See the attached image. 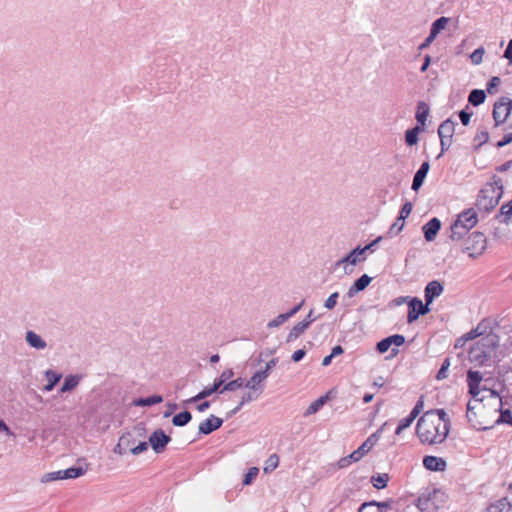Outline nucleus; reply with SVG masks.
Instances as JSON below:
<instances>
[{
  "label": "nucleus",
  "instance_id": "nucleus-1",
  "mask_svg": "<svg viewBox=\"0 0 512 512\" xmlns=\"http://www.w3.org/2000/svg\"><path fill=\"white\" fill-rule=\"evenodd\" d=\"M467 382L472 396L467 404V419L471 425L478 430H487L496 424H504V408L508 400L486 387L479 371L469 370Z\"/></svg>",
  "mask_w": 512,
  "mask_h": 512
},
{
  "label": "nucleus",
  "instance_id": "nucleus-2",
  "mask_svg": "<svg viewBox=\"0 0 512 512\" xmlns=\"http://www.w3.org/2000/svg\"><path fill=\"white\" fill-rule=\"evenodd\" d=\"M444 409L429 410L418 420L416 433L422 443L440 444L448 436V421Z\"/></svg>",
  "mask_w": 512,
  "mask_h": 512
},
{
  "label": "nucleus",
  "instance_id": "nucleus-3",
  "mask_svg": "<svg viewBox=\"0 0 512 512\" xmlns=\"http://www.w3.org/2000/svg\"><path fill=\"white\" fill-rule=\"evenodd\" d=\"M503 195V181L497 176H493L491 181L487 182L480 190L476 206L478 210L489 212L499 203Z\"/></svg>",
  "mask_w": 512,
  "mask_h": 512
},
{
  "label": "nucleus",
  "instance_id": "nucleus-4",
  "mask_svg": "<svg viewBox=\"0 0 512 512\" xmlns=\"http://www.w3.org/2000/svg\"><path fill=\"white\" fill-rule=\"evenodd\" d=\"M468 338H481L484 345L488 347H497L499 337L493 332V321L489 318L481 320L475 328L467 332Z\"/></svg>",
  "mask_w": 512,
  "mask_h": 512
},
{
  "label": "nucleus",
  "instance_id": "nucleus-5",
  "mask_svg": "<svg viewBox=\"0 0 512 512\" xmlns=\"http://www.w3.org/2000/svg\"><path fill=\"white\" fill-rule=\"evenodd\" d=\"M477 221V214L472 209H469L459 214L458 219L450 227V238H452L453 240L462 239L463 236L467 234L468 231L476 225Z\"/></svg>",
  "mask_w": 512,
  "mask_h": 512
},
{
  "label": "nucleus",
  "instance_id": "nucleus-6",
  "mask_svg": "<svg viewBox=\"0 0 512 512\" xmlns=\"http://www.w3.org/2000/svg\"><path fill=\"white\" fill-rule=\"evenodd\" d=\"M487 247V240L483 233L472 232L460 244L461 250L468 254L469 257L475 258L480 256Z\"/></svg>",
  "mask_w": 512,
  "mask_h": 512
},
{
  "label": "nucleus",
  "instance_id": "nucleus-7",
  "mask_svg": "<svg viewBox=\"0 0 512 512\" xmlns=\"http://www.w3.org/2000/svg\"><path fill=\"white\" fill-rule=\"evenodd\" d=\"M495 348L484 345L482 341H477L470 348L468 359L475 366H483L489 361Z\"/></svg>",
  "mask_w": 512,
  "mask_h": 512
},
{
  "label": "nucleus",
  "instance_id": "nucleus-8",
  "mask_svg": "<svg viewBox=\"0 0 512 512\" xmlns=\"http://www.w3.org/2000/svg\"><path fill=\"white\" fill-rule=\"evenodd\" d=\"M404 343L405 337L403 335L394 334L379 341L376 345V349L379 353L384 354L392 347V356H396L399 352L397 347L402 346Z\"/></svg>",
  "mask_w": 512,
  "mask_h": 512
},
{
  "label": "nucleus",
  "instance_id": "nucleus-9",
  "mask_svg": "<svg viewBox=\"0 0 512 512\" xmlns=\"http://www.w3.org/2000/svg\"><path fill=\"white\" fill-rule=\"evenodd\" d=\"M512 110V100L503 98L494 104L493 118L496 125H500L506 121Z\"/></svg>",
  "mask_w": 512,
  "mask_h": 512
},
{
  "label": "nucleus",
  "instance_id": "nucleus-10",
  "mask_svg": "<svg viewBox=\"0 0 512 512\" xmlns=\"http://www.w3.org/2000/svg\"><path fill=\"white\" fill-rule=\"evenodd\" d=\"M428 306L429 304H423L418 298L411 299L408 305L407 321L412 323L416 321L420 315L427 314L430 311Z\"/></svg>",
  "mask_w": 512,
  "mask_h": 512
},
{
  "label": "nucleus",
  "instance_id": "nucleus-11",
  "mask_svg": "<svg viewBox=\"0 0 512 512\" xmlns=\"http://www.w3.org/2000/svg\"><path fill=\"white\" fill-rule=\"evenodd\" d=\"M170 441L171 437L162 429L155 430L149 437V444L156 453L163 452Z\"/></svg>",
  "mask_w": 512,
  "mask_h": 512
},
{
  "label": "nucleus",
  "instance_id": "nucleus-12",
  "mask_svg": "<svg viewBox=\"0 0 512 512\" xmlns=\"http://www.w3.org/2000/svg\"><path fill=\"white\" fill-rule=\"evenodd\" d=\"M222 387L223 386L215 379L212 385L204 387L197 395L185 400L184 403L191 404L204 400L216 392L220 393Z\"/></svg>",
  "mask_w": 512,
  "mask_h": 512
},
{
  "label": "nucleus",
  "instance_id": "nucleus-13",
  "mask_svg": "<svg viewBox=\"0 0 512 512\" xmlns=\"http://www.w3.org/2000/svg\"><path fill=\"white\" fill-rule=\"evenodd\" d=\"M445 497V493L441 490H434L432 494L428 496L424 502L422 499H419L420 505L425 504V507H420L422 510H428V509H439L443 506Z\"/></svg>",
  "mask_w": 512,
  "mask_h": 512
},
{
  "label": "nucleus",
  "instance_id": "nucleus-14",
  "mask_svg": "<svg viewBox=\"0 0 512 512\" xmlns=\"http://www.w3.org/2000/svg\"><path fill=\"white\" fill-rule=\"evenodd\" d=\"M440 229H441V221L436 217L430 219L422 227V231H423L425 240L427 242L434 241Z\"/></svg>",
  "mask_w": 512,
  "mask_h": 512
},
{
  "label": "nucleus",
  "instance_id": "nucleus-15",
  "mask_svg": "<svg viewBox=\"0 0 512 512\" xmlns=\"http://www.w3.org/2000/svg\"><path fill=\"white\" fill-rule=\"evenodd\" d=\"M223 424V420L215 415H210L205 421L199 425V433L209 435L219 429Z\"/></svg>",
  "mask_w": 512,
  "mask_h": 512
},
{
  "label": "nucleus",
  "instance_id": "nucleus-16",
  "mask_svg": "<svg viewBox=\"0 0 512 512\" xmlns=\"http://www.w3.org/2000/svg\"><path fill=\"white\" fill-rule=\"evenodd\" d=\"M266 380L265 372L257 371L249 380H245V388L263 393Z\"/></svg>",
  "mask_w": 512,
  "mask_h": 512
},
{
  "label": "nucleus",
  "instance_id": "nucleus-17",
  "mask_svg": "<svg viewBox=\"0 0 512 512\" xmlns=\"http://www.w3.org/2000/svg\"><path fill=\"white\" fill-rule=\"evenodd\" d=\"M423 466L429 471H445L447 463L441 457L427 455L423 458Z\"/></svg>",
  "mask_w": 512,
  "mask_h": 512
},
{
  "label": "nucleus",
  "instance_id": "nucleus-18",
  "mask_svg": "<svg viewBox=\"0 0 512 512\" xmlns=\"http://www.w3.org/2000/svg\"><path fill=\"white\" fill-rule=\"evenodd\" d=\"M443 290L444 287L440 282L436 280L429 282L424 290L426 303L430 305L436 297L442 294Z\"/></svg>",
  "mask_w": 512,
  "mask_h": 512
},
{
  "label": "nucleus",
  "instance_id": "nucleus-19",
  "mask_svg": "<svg viewBox=\"0 0 512 512\" xmlns=\"http://www.w3.org/2000/svg\"><path fill=\"white\" fill-rule=\"evenodd\" d=\"M368 453V450L363 447L361 444L359 448L355 451H353L350 455L347 457H343L339 460L338 465L340 468H346L348 467L352 462H357L360 459H362L366 454Z\"/></svg>",
  "mask_w": 512,
  "mask_h": 512
},
{
  "label": "nucleus",
  "instance_id": "nucleus-20",
  "mask_svg": "<svg viewBox=\"0 0 512 512\" xmlns=\"http://www.w3.org/2000/svg\"><path fill=\"white\" fill-rule=\"evenodd\" d=\"M372 278L367 274H363L359 277L349 288L347 292V296L349 298L354 297L358 292H361L366 289V287L371 283Z\"/></svg>",
  "mask_w": 512,
  "mask_h": 512
},
{
  "label": "nucleus",
  "instance_id": "nucleus-21",
  "mask_svg": "<svg viewBox=\"0 0 512 512\" xmlns=\"http://www.w3.org/2000/svg\"><path fill=\"white\" fill-rule=\"evenodd\" d=\"M364 253H365V249H361V247L358 246L355 249H353L344 258L339 260L336 263V265L339 266V265L344 264V263H349L351 265H356L357 263L365 260V257H361V256H363Z\"/></svg>",
  "mask_w": 512,
  "mask_h": 512
},
{
  "label": "nucleus",
  "instance_id": "nucleus-22",
  "mask_svg": "<svg viewBox=\"0 0 512 512\" xmlns=\"http://www.w3.org/2000/svg\"><path fill=\"white\" fill-rule=\"evenodd\" d=\"M25 340L30 347L36 350H44L47 347L46 341L32 330L26 332Z\"/></svg>",
  "mask_w": 512,
  "mask_h": 512
},
{
  "label": "nucleus",
  "instance_id": "nucleus-23",
  "mask_svg": "<svg viewBox=\"0 0 512 512\" xmlns=\"http://www.w3.org/2000/svg\"><path fill=\"white\" fill-rule=\"evenodd\" d=\"M429 168V162L425 161L421 164L420 168L415 173L411 187L414 191H418L422 186L429 171Z\"/></svg>",
  "mask_w": 512,
  "mask_h": 512
},
{
  "label": "nucleus",
  "instance_id": "nucleus-24",
  "mask_svg": "<svg viewBox=\"0 0 512 512\" xmlns=\"http://www.w3.org/2000/svg\"><path fill=\"white\" fill-rule=\"evenodd\" d=\"M430 108L427 103L424 101H420L417 104V110L415 114V118L418 122V125L424 129L427 117L429 116Z\"/></svg>",
  "mask_w": 512,
  "mask_h": 512
},
{
  "label": "nucleus",
  "instance_id": "nucleus-25",
  "mask_svg": "<svg viewBox=\"0 0 512 512\" xmlns=\"http://www.w3.org/2000/svg\"><path fill=\"white\" fill-rule=\"evenodd\" d=\"M309 328V321H300L292 327L287 335L286 341L293 342Z\"/></svg>",
  "mask_w": 512,
  "mask_h": 512
},
{
  "label": "nucleus",
  "instance_id": "nucleus-26",
  "mask_svg": "<svg viewBox=\"0 0 512 512\" xmlns=\"http://www.w3.org/2000/svg\"><path fill=\"white\" fill-rule=\"evenodd\" d=\"M512 504L507 498H502L489 505L486 512H511Z\"/></svg>",
  "mask_w": 512,
  "mask_h": 512
},
{
  "label": "nucleus",
  "instance_id": "nucleus-27",
  "mask_svg": "<svg viewBox=\"0 0 512 512\" xmlns=\"http://www.w3.org/2000/svg\"><path fill=\"white\" fill-rule=\"evenodd\" d=\"M388 425V422L383 423L374 433H372L363 443V447L368 450V452L374 447V445L379 441L381 435L383 433L384 428Z\"/></svg>",
  "mask_w": 512,
  "mask_h": 512
},
{
  "label": "nucleus",
  "instance_id": "nucleus-28",
  "mask_svg": "<svg viewBox=\"0 0 512 512\" xmlns=\"http://www.w3.org/2000/svg\"><path fill=\"white\" fill-rule=\"evenodd\" d=\"M388 425V422L383 423L374 433H372L363 443V447L368 450V452L374 447V445L379 441L381 435L383 433L384 428Z\"/></svg>",
  "mask_w": 512,
  "mask_h": 512
},
{
  "label": "nucleus",
  "instance_id": "nucleus-29",
  "mask_svg": "<svg viewBox=\"0 0 512 512\" xmlns=\"http://www.w3.org/2000/svg\"><path fill=\"white\" fill-rule=\"evenodd\" d=\"M496 219L504 224H508L512 221V200L501 206L499 213L496 215Z\"/></svg>",
  "mask_w": 512,
  "mask_h": 512
},
{
  "label": "nucleus",
  "instance_id": "nucleus-30",
  "mask_svg": "<svg viewBox=\"0 0 512 512\" xmlns=\"http://www.w3.org/2000/svg\"><path fill=\"white\" fill-rule=\"evenodd\" d=\"M80 378L81 377L78 375L66 376L60 391L62 393H66V392H70V391L74 390L78 386Z\"/></svg>",
  "mask_w": 512,
  "mask_h": 512
},
{
  "label": "nucleus",
  "instance_id": "nucleus-31",
  "mask_svg": "<svg viewBox=\"0 0 512 512\" xmlns=\"http://www.w3.org/2000/svg\"><path fill=\"white\" fill-rule=\"evenodd\" d=\"M45 376H46V379H47L48 383L44 386V390L47 391V392L53 390L55 385L62 378V374L57 373V372H55L53 370H47L45 372Z\"/></svg>",
  "mask_w": 512,
  "mask_h": 512
},
{
  "label": "nucleus",
  "instance_id": "nucleus-32",
  "mask_svg": "<svg viewBox=\"0 0 512 512\" xmlns=\"http://www.w3.org/2000/svg\"><path fill=\"white\" fill-rule=\"evenodd\" d=\"M423 130L424 129L421 126H419V125H416L412 129L407 130L406 133H405V141H406V143L409 146L416 145L418 143V140H419L418 139V135Z\"/></svg>",
  "mask_w": 512,
  "mask_h": 512
},
{
  "label": "nucleus",
  "instance_id": "nucleus-33",
  "mask_svg": "<svg viewBox=\"0 0 512 512\" xmlns=\"http://www.w3.org/2000/svg\"><path fill=\"white\" fill-rule=\"evenodd\" d=\"M163 401L162 396L160 395H152L146 398H138L133 401L135 406H152L155 404H159Z\"/></svg>",
  "mask_w": 512,
  "mask_h": 512
},
{
  "label": "nucleus",
  "instance_id": "nucleus-34",
  "mask_svg": "<svg viewBox=\"0 0 512 512\" xmlns=\"http://www.w3.org/2000/svg\"><path fill=\"white\" fill-rule=\"evenodd\" d=\"M241 388H245V379L242 377H238L237 379L228 381L220 390V393H224L226 391H235Z\"/></svg>",
  "mask_w": 512,
  "mask_h": 512
},
{
  "label": "nucleus",
  "instance_id": "nucleus-35",
  "mask_svg": "<svg viewBox=\"0 0 512 512\" xmlns=\"http://www.w3.org/2000/svg\"><path fill=\"white\" fill-rule=\"evenodd\" d=\"M191 419H192L191 413L189 411L185 410L183 412L176 414L172 418V423L174 426L182 427V426H185L186 424H188L191 421Z\"/></svg>",
  "mask_w": 512,
  "mask_h": 512
},
{
  "label": "nucleus",
  "instance_id": "nucleus-36",
  "mask_svg": "<svg viewBox=\"0 0 512 512\" xmlns=\"http://www.w3.org/2000/svg\"><path fill=\"white\" fill-rule=\"evenodd\" d=\"M327 399H328V396L325 395V396H321L318 399H316L315 401H313L306 409L304 415L308 416V415L317 413L322 408V406L326 403Z\"/></svg>",
  "mask_w": 512,
  "mask_h": 512
},
{
  "label": "nucleus",
  "instance_id": "nucleus-37",
  "mask_svg": "<svg viewBox=\"0 0 512 512\" xmlns=\"http://www.w3.org/2000/svg\"><path fill=\"white\" fill-rule=\"evenodd\" d=\"M485 98H486V95H485V92L483 90L474 89V90L471 91V93L469 95V98H468V101L473 106H478V105L482 104L485 101Z\"/></svg>",
  "mask_w": 512,
  "mask_h": 512
},
{
  "label": "nucleus",
  "instance_id": "nucleus-38",
  "mask_svg": "<svg viewBox=\"0 0 512 512\" xmlns=\"http://www.w3.org/2000/svg\"><path fill=\"white\" fill-rule=\"evenodd\" d=\"M64 479H76L86 473V468L83 467H70L63 470Z\"/></svg>",
  "mask_w": 512,
  "mask_h": 512
},
{
  "label": "nucleus",
  "instance_id": "nucleus-39",
  "mask_svg": "<svg viewBox=\"0 0 512 512\" xmlns=\"http://www.w3.org/2000/svg\"><path fill=\"white\" fill-rule=\"evenodd\" d=\"M448 25V17L442 16L433 22L430 33L436 36Z\"/></svg>",
  "mask_w": 512,
  "mask_h": 512
},
{
  "label": "nucleus",
  "instance_id": "nucleus-40",
  "mask_svg": "<svg viewBox=\"0 0 512 512\" xmlns=\"http://www.w3.org/2000/svg\"><path fill=\"white\" fill-rule=\"evenodd\" d=\"M132 437L131 433H126V434H123L120 439H119V442L118 444L116 445L115 449H114V452L115 453H118L120 455L124 454L125 452V449L130 446V438Z\"/></svg>",
  "mask_w": 512,
  "mask_h": 512
},
{
  "label": "nucleus",
  "instance_id": "nucleus-41",
  "mask_svg": "<svg viewBox=\"0 0 512 512\" xmlns=\"http://www.w3.org/2000/svg\"><path fill=\"white\" fill-rule=\"evenodd\" d=\"M388 481H389V475L386 473L377 474L376 476H372V478H371V482L376 489L385 488L387 486Z\"/></svg>",
  "mask_w": 512,
  "mask_h": 512
},
{
  "label": "nucleus",
  "instance_id": "nucleus-42",
  "mask_svg": "<svg viewBox=\"0 0 512 512\" xmlns=\"http://www.w3.org/2000/svg\"><path fill=\"white\" fill-rule=\"evenodd\" d=\"M404 226H405V221L399 220V217H397L396 221L390 226V228L387 232V237L392 238V237L398 235L403 230Z\"/></svg>",
  "mask_w": 512,
  "mask_h": 512
},
{
  "label": "nucleus",
  "instance_id": "nucleus-43",
  "mask_svg": "<svg viewBox=\"0 0 512 512\" xmlns=\"http://www.w3.org/2000/svg\"><path fill=\"white\" fill-rule=\"evenodd\" d=\"M446 131H448V119L444 120L438 128V135L441 141L442 152L445 150L446 139L448 138Z\"/></svg>",
  "mask_w": 512,
  "mask_h": 512
},
{
  "label": "nucleus",
  "instance_id": "nucleus-44",
  "mask_svg": "<svg viewBox=\"0 0 512 512\" xmlns=\"http://www.w3.org/2000/svg\"><path fill=\"white\" fill-rule=\"evenodd\" d=\"M416 418L409 414L407 417L401 419L399 421V424L395 430V434L396 435H400L402 433L403 430H405L406 428H408L412 423L413 421L415 420Z\"/></svg>",
  "mask_w": 512,
  "mask_h": 512
},
{
  "label": "nucleus",
  "instance_id": "nucleus-45",
  "mask_svg": "<svg viewBox=\"0 0 512 512\" xmlns=\"http://www.w3.org/2000/svg\"><path fill=\"white\" fill-rule=\"evenodd\" d=\"M262 393L255 391V390H249L248 392L244 393L242 396V399L240 401V406H243L249 402L257 400Z\"/></svg>",
  "mask_w": 512,
  "mask_h": 512
},
{
  "label": "nucleus",
  "instance_id": "nucleus-46",
  "mask_svg": "<svg viewBox=\"0 0 512 512\" xmlns=\"http://www.w3.org/2000/svg\"><path fill=\"white\" fill-rule=\"evenodd\" d=\"M485 54V49L483 47L477 48L471 55L470 60L474 65H479L482 60L483 56Z\"/></svg>",
  "mask_w": 512,
  "mask_h": 512
},
{
  "label": "nucleus",
  "instance_id": "nucleus-47",
  "mask_svg": "<svg viewBox=\"0 0 512 512\" xmlns=\"http://www.w3.org/2000/svg\"><path fill=\"white\" fill-rule=\"evenodd\" d=\"M358 512H381L379 510V507L376 506V501H369L363 503L359 509Z\"/></svg>",
  "mask_w": 512,
  "mask_h": 512
},
{
  "label": "nucleus",
  "instance_id": "nucleus-48",
  "mask_svg": "<svg viewBox=\"0 0 512 512\" xmlns=\"http://www.w3.org/2000/svg\"><path fill=\"white\" fill-rule=\"evenodd\" d=\"M258 473L259 469L257 467L250 468L244 476L243 484L250 485L252 481L257 477Z\"/></svg>",
  "mask_w": 512,
  "mask_h": 512
},
{
  "label": "nucleus",
  "instance_id": "nucleus-49",
  "mask_svg": "<svg viewBox=\"0 0 512 512\" xmlns=\"http://www.w3.org/2000/svg\"><path fill=\"white\" fill-rule=\"evenodd\" d=\"M279 464V457L277 454H272L267 460V466L264 468L265 472L272 471L277 468Z\"/></svg>",
  "mask_w": 512,
  "mask_h": 512
},
{
  "label": "nucleus",
  "instance_id": "nucleus-50",
  "mask_svg": "<svg viewBox=\"0 0 512 512\" xmlns=\"http://www.w3.org/2000/svg\"><path fill=\"white\" fill-rule=\"evenodd\" d=\"M234 376V371L232 369L224 370L216 380L224 386L232 377Z\"/></svg>",
  "mask_w": 512,
  "mask_h": 512
},
{
  "label": "nucleus",
  "instance_id": "nucleus-51",
  "mask_svg": "<svg viewBox=\"0 0 512 512\" xmlns=\"http://www.w3.org/2000/svg\"><path fill=\"white\" fill-rule=\"evenodd\" d=\"M289 318L286 316L285 313L279 314L275 319L268 322L267 327L268 328H275L280 325H282L285 321H287Z\"/></svg>",
  "mask_w": 512,
  "mask_h": 512
},
{
  "label": "nucleus",
  "instance_id": "nucleus-52",
  "mask_svg": "<svg viewBox=\"0 0 512 512\" xmlns=\"http://www.w3.org/2000/svg\"><path fill=\"white\" fill-rule=\"evenodd\" d=\"M339 297V293L338 292H334L332 293L325 301L324 303V307L328 310H332L335 308L336 304H337V299Z\"/></svg>",
  "mask_w": 512,
  "mask_h": 512
},
{
  "label": "nucleus",
  "instance_id": "nucleus-53",
  "mask_svg": "<svg viewBox=\"0 0 512 512\" xmlns=\"http://www.w3.org/2000/svg\"><path fill=\"white\" fill-rule=\"evenodd\" d=\"M413 209V205L411 202H406L403 204L400 210L399 214V220H404L410 215L411 211Z\"/></svg>",
  "mask_w": 512,
  "mask_h": 512
},
{
  "label": "nucleus",
  "instance_id": "nucleus-54",
  "mask_svg": "<svg viewBox=\"0 0 512 512\" xmlns=\"http://www.w3.org/2000/svg\"><path fill=\"white\" fill-rule=\"evenodd\" d=\"M62 472H63V470L48 473L43 477V481L48 482V481H53V480H63L64 477H63Z\"/></svg>",
  "mask_w": 512,
  "mask_h": 512
},
{
  "label": "nucleus",
  "instance_id": "nucleus-55",
  "mask_svg": "<svg viewBox=\"0 0 512 512\" xmlns=\"http://www.w3.org/2000/svg\"><path fill=\"white\" fill-rule=\"evenodd\" d=\"M489 140V134L486 130L478 131L475 135V141L479 146L483 145Z\"/></svg>",
  "mask_w": 512,
  "mask_h": 512
},
{
  "label": "nucleus",
  "instance_id": "nucleus-56",
  "mask_svg": "<svg viewBox=\"0 0 512 512\" xmlns=\"http://www.w3.org/2000/svg\"><path fill=\"white\" fill-rule=\"evenodd\" d=\"M447 370H448V357L443 360V363L437 373L436 378L438 380L445 379L447 377Z\"/></svg>",
  "mask_w": 512,
  "mask_h": 512
},
{
  "label": "nucleus",
  "instance_id": "nucleus-57",
  "mask_svg": "<svg viewBox=\"0 0 512 512\" xmlns=\"http://www.w3.org/2000/svg\"><path fill=\"white\" fill-rule=\"evenodd\" d=\"M504 424L512 426V406L508 403L504 408Z\"/></svg>",
  "mask_w": 512,
  "mask_h": 512
},
{
  "label": "nucleus",
  "instance_id": "nucleus-58",
  "mask_svg": "<svg viewBox=\"0 0 512 512\" xmlns=\"http://www.w3.org/2000/svg\"><path fill=\"white\" fill-rule=\"evenodd\" d=\"M278 363V358H273L270 361H268L265 365V368L263 370H260V372H265L266 378L269 377L271 370L276 366Z\"/></svg>",
  "mask_w": 512,
  "mask_h": 512
},
{
  "label": "nucleus",
  "instance_id": "nucleus-59",
  "mask_svg": "<svg viewBox=\"0 0 512 512\" xmlns=\"http://www.w3.org/2000/svg\"><path fill=\"white\" fill-rule=\"evenodd\" d=\"M148 449V443L143 441L139 443L137 446L131 448V453L134 455H139L140 453L146 451Z\"/></svg>",
  "mask_w": 512,
  "mask_h": 512
},
{
  "label": "nucleus",
  "instance_id": "nucleus-60",
  "mask_svg": "<svg viewBox=\"0 0 512 512\" xmlns=\"http://www.w3.org/2000/svg\"><path fill=\"white\" fill-rule=\"evenodd\" d=\"M472 340H474V339L468 338L467 333H465L464 335H462L460 338H458L455 341L454 348L455 349L462 348L468 341H472Z\"/></svg>",
  "mask_w": 512,
  "mask_h": 512
},
{
  "label": "nucleus",
  "instance_id": "nucleus-61",
  "mask_svg": "<svg viewBox=\"0 0 512 512\" xmlns=\"http://www.w3.org/2000/svg\"><path fill=\"white\" fill-rule=\"evenodd\" d=\"M423 407H424V403H423V399L421 397L417 401V403L415 404V406L412 409V411L410 412V414L413 415L416 418L421 413V411L423 410Z\"/></svg>",
  "mask_w": 512,
  "mask_h": 512
},
{
  "label": "nucleus",
  "instance_id": "nucleus-62",
  "mask_svg": "<svg viewBox=\"0 0 512 512\" xmlns=\"http://www.w3.org/2000/svg\"><path fill=\"white\" fill-rule=\"evenodd\" d=\"M305 355H306L305 349H298L292 354L291 359L294 362H299L305 357Z\"/></svg>",
  "mask_w": 512,
  "mask_h": 512
},
{
  "label": "nucleus",
  "instance_id": "nucleus-63",
  "mask_svg": "<svg viewBox=\"0 0 512 512\" xmlns=\"http://www.w3.org/2000/svg\"><path fill=\"white\" fill-rule=\"evenodd\" d=\"M512 142V132H509L503 136V138L497 143L498 147H504Z\"/></svg>",
  "mask_w": 512,
  "mask_h": 512
},
{
  "label": "nucleus",
  "instance_id": "nucleus-64",
  "mask_svg": "<svg viewBox=\"0 0 512 512\" xmlns=\"http://www.w3.org/2000/svg\"><path fill=\"white\" fill-rule=\"evenodd\" d=\"M504 57L512 64V39L509 41L508 46L504 52Z\"/></svg>",
  "mask_w": 512,
  "mask_h": 512
}]
</instances>
